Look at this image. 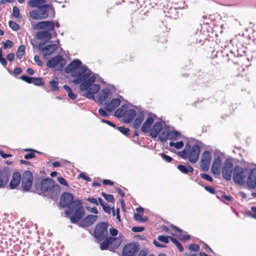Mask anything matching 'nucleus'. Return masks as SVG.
Instances as JSON below:
<instances>
[{"mask_svg":"<svg viewBox=\"0 0 256 256\" xmlns=\"http://www.w3.org/2000/svg\"><path fill=\"white\" fill-rule=\"evenodd\" d=\"M120 104V100L119 98L112 99L110 102L105 104L104 108L108 112H112Z\"/></svg>","mask_w":256,"mask_h":256,"instance_id":"obj_22","label":"nucleus"},{"mask_svg":"<svg viewBox=\"0 0 256 256\" xmlns=\"http://www.w3.org/2000/svg\"><path fill=\"white\" fill-rule=\"evenodd\" d=\"M72 213L74 215L70 218V220L74 224L77 223L84 216L85 210L82 206V201L80 200L76 199L70 209L66 210L65 212L66 216H70Z\"/></svg>","mask_w":256,"mask_h":256,"instance_id":"obj_2","label":"nucleus"},{"mask_svg":"<svg viewBox=\"0 0 256 256\" xmlns=\"http://www.w3.org/2000/svg\"><path fill=\"white\" fill-rule=\"evenodd\" d=\"M20 179L21 175L20 173L18 172H14L12 175V178L10 182V188L12 189L16 188L19 184Z\"/></svg>","mask_w":256,"mask_h":256,"instance_id":"obj_25","label":"nucleus"},{"mask_svg":"<svg viewBox=\"0 0 256 256\" xmlns=\"http://www.w3.org/2000/svg\"><path fill=\"white\" fill-rule=\"evenodd\" d=\"M102 208L106 212L110 214V208L108 204H105V205L104 204L102 206Z\"/></svg>","mask_w":256,"mask_h":256,"instance_id":"obj_58","label":"nucleus"},{"mask_svg":"<svg viewBox=\"0 0 256 256\" xmlns=\"http://www.w3.org/2000/svg\"><path fill=\"white\" fill-rule=\"evenodd\" d=\"M134 232H141L144 230V228L142 226H134L132 228Z\"/></svg>","mask_w":256,"mask_h":256,"instance_id":"obj_52","label":"nucleus"},{"mask_svg":"<svg viewBox=\"0 0 256 256\" xmlns=\"http://www.w3.org/2000/svg\"><path fill=\"white\" fill-rule=\"evenodd\" d=\"M233 171L234 172V169L232 161L228 159L226 160L222 170V176L226 180H231Z\"/></svg>","mask_w":256,"mask_h":256,"instance_id":"obj_9","label":"nucleus"},{"mask_svg":"<svg viewBox=\"0 0 256 256\" xmlns=\"http://www.w3.org/2000/svg\"><path fill=\"white\" fill-rule=\"evenodd\" d=\"M169 145L170 147H174L176 149H180L184 146V142L180 140L177 142H170L169 143Z\"/></svg>","mask_w":256,"mask_h":256,"instance_id":"obj_35","label":"nucleus"},{"mask_svg":"<svg viewBox=\"0 0 256 256\" xmlns=\"http://www.w3.org/2000/svg\"><path fill=\"white\" fill-rule=\"evenodd\" d=\"M159 155L166 162H170L172 160V157L167 156L164 153L160 154Z\"/></svg>","mask_w":256,"mask_h":256,"instance_id":"obj_45","label":"nucleus"},{"mask_svg":"<svg viewBox=\"0 0 256 256\" xmlns=\"http://www.w3.org/2000/svg\"><path fill=\"white\" fill-rule=\"evenodd\" d=\"M75 200H74V196L69 192H64L60 198V204L63 208L67 207L70 210Z\"/></svg>","mask_w":256,"mask_h":256,"instance_id":"obj_8","label":"nucleus"},{"mask_svg":"<svg viewBox=\"0 0 256 256\" xmlns=\"http://www.w3.org/2000/svg\"><path fill=\"white\" fill-rule=\"evenodd\" d=\"M204 188L206 190H207L208 192H209L210 194H214L215 193V189L211 186H204Z\"/></svg>","mask_w":256,"mask_h":256,"instance_id":"obj_55","label":"nucleus"},{"mask_svg":"<svg viewBox=\"0 0 256 256\" xmlns=\"http://www.w3.org/2000/svg\"><path fill=\"white\" fill-rule=\"evenodd\" d=\"M38 48L42 52L44 57L47 59L57 49V46L55 44H50L44 46V44H40Z\"/></svg>","mask_w":256,"mask_h":256,"instance_id":"obj_12","label":"nucleus"},{"mask_svg":"<svg viewBox=\"0 0 256 256\" xmlns=\"http://www.w3.org/2000/svg\"><path fill=\"white\" fill-rule=\"evenodd\" d=\"M108 235L107 224L102 222L98 224L95 228L94 236L99 240H104Z\"/></svg>","mask_w":256,"mask_h":256,"instance_id":"obj_7","label":"nucleus"},{"mask_svg":"<svg viewBox=\"0 0 256 256\" xmlns=\"http://www.w3.org/2000/svg\"><path fill=\"white\" fill-rule=\"evenodd\" d=\"M251 210L253 214H250V216L252 218L256 219V207H252L251 208Z\"/></svg>","mask_w":256,"mask_h":256,"instance_id":"obj_59","label":"nucleus"},{"mask_svg":"<svg viewBox=\"0 0 256 256\" xmlns=\"http://www.w3.org/2000/svg\"><path fill=\"white\" fill-rule=\"evenodd\" d=\"M111 96L110 90L108 88H104L98 94L96 101L101 104H105L106 102L110 98Z\"/></svg>","mask_w":256,"mask_h":256,"instance_id":"obj_14","label":"nucleus"},{"mask_svg":"<svg viewBox=\"0 0 256 256\" xmlns=\"http://www.w3.org/2000/svg\"><path fill=\"white\" fill-rule=\"evenodd\" d=\"M98 112L102 116L104 117H106L108 116V114L102 108H100L98 110Z\"/></svg>","mask_w":256,"mask_h":256,"instance_id":"obj_61","label":"nucleus"},{"mask_svg":"<svg viewBox=\"0 0 256 256\" xmlns=\"http://www.w3.org/2000/svg\"><path fill=\"white\" fill-rule=\"evenodd\" d=\"M136 111L134 109L128 106L123 119L124 122L129 123L136 116Z\"/></svg>","mask_w":256,"mask_h":256,"instance_id":"obj_23","label":"nucleus"},{"mask_svg":"<svg viewBox=\"0 0 256 256\" xmlns=\"http://www.w3.org/2000/svg\"><path fill=\"white\" fill-rule=\"evenodd\" d=\"M162 130V125L160 122H156L152 127L150 132V136L156 138L158 136L160 131Z\"/></svg>","mask_w":256,"mask_h":256,"instance_id":"obj_24","label":"nucleus"},{"mask_svg":"<svg viewBox=\"0 0 256 256\" xmlns=\"http://www.w3.org/2000/svg\"><path fill=\"white\" fill-rule=\"evenodd\" d=\"M128 106L126 105H122L114 112V116L117 118H123L126 111Z\"/></svg>","mask_w":256,"mask_h":256,"instance_id":"obj_32","label":"nucleus"},{"mask_svg":"<svg viewBox=\"0 0 256 256\" xmlns=\"http://www.w3.org/2000/svg\"><path fill=\"white\" fill-rule=\"evenodd\" d=\"M98 218L96 215L89 214L80 222V224L83 228L89 226L97 220Z\"/></svg>","mask_w":256,"mask_h":256,"instance_id":"obj_19","label":"nucleus"},{"mask_svg":"<svg viewBox=\"0 0 256 256\" xmlns=\"http://www.w3.org/2000/svg\"><path fill=\"white\" fill-rule=\"evenodd\" d=\"M200 176L202 178L208 181V182H212V178L209 175L206 174H201Z\"/></svg>","mask_w":256,"mask_h":256,"instance_id":"obj_50","label":"nucleus"},{"mask_svg":"<svg viewBox=\"0 0 256 256\" xmlns=\"http://www.w3.org/2000/svg\"><path fill=\"white\" fill-rule=\"evenodd\" d=\"M62 60L63 58L60 56H55L48 61L46 66L49 68H53L58 66Z\"/></svg>","mask_w":256,"mask_h":256,"instance_id":"obj_26","label":"nucleus"},{"mask_svg":"<svg viewBox=\"0 0 256 256\" xmlns=\"http://www.w3.org/2000/svg\"><path fill=\"white\" fill-rule=\"evenodd\" d=\"M67 73H71L74 78L73 83L80 84V90L82 95L88 98L94 100V94L100 90V86L95 82H101L102 80L97 74L93 73L86 65H82L80 60L76 59L66 68Z\"/></svg>","mask_w":256,"mask_h":256,"instance_id":"obj_1","label":"nucleus"},{"mask_svg":"<svg viewBox=\"0 0 256 256\" xmlns=\"http://www.w3.org/2000/svg\"><path fill=\"white\" fill-rule=\"evenodd\" d=\"M13 46V42L10 40H7L5 43L4 44V49H6V48H11Z\"/></svg>","mask_w":256,"mask_h":256,"instance_id":"obj_48","label":"nucleus"},{"mask_svg":"<svg viewBox=\"0 0 256 256\" xmlns=\"http://www.w3.org/2000/svg\"><path fill=\"white\" fill-rule=\"evenodd\" d=\"M54 28V23L52 21H42L38 22L34 26L36 30L46 29L48 31L53 30Z\"/></svg>","mask_w":256,"mask_h":256,"instance_id":"obj_15","label":"nucleus"},{"mask_svg":"<svg viewBox=\"0 0 256 256\" xmlns=\"http://www.w3.org/2000/svg\"><path fill=\"white\" fill-rule=\"evenodd\" d=\"M46 2V0H30L28 2V5L32 8H40L44 7Z\"/></svg>","mask_w":256,"mask_h":256,"instance_id":"obj_27","label":"nucleus"},{"mask_svg":"<svg viewBox=\"0 0 256 256\" xmlns=\"http://www.w3.org/2000/svg\"><path fill=\"white\" fill-rule=\"evenodd\" d=\"M34 61L39 66L43 65L42 62L40 60V57L38 56H35L34 57Z\"/></svg>","mask_w":256,"mask_h":256,"instance_id":"obj_53","label":"nucleus"},{"mask_svg":"<svg viewBox=\"0 0 256 256\" xmlns=\"http://www.w3.org/2000/svg\"><path fill=\"white\" fill-rule=\"evenodd\" d=\"M110 233L112 236H116L118 234V231L116 228H111L110 229Z\"/></svg>","mask_w":256,"mask_h":256,"instance_id":"obj_62","label":"nucleus"},{"mask_svg":"<svg viewBox=\"0 0 256 256\" xmlns=\"http://www.w3.org/2000/svg\"><path fill=\"white\" fill-rule=\"evenodd\" d=\"M0 156L4 158H8V157H11L12 156L10 154H6L4 153L3 151L2 150H0Z\"/></svg>","mask_w":256,"mask_h":256,"instance_id":"obj_63","label":"nucleus"},{"mask_svg":"<svg viewBox=\"0 0 256 256\" xmlns=\"http://www.w3.org/2000/svg\"><path fill=\"white\" fill-rule=\"evenodd\" d=\"M212 159L210 152L208 150H205L202 152L200 158V168L205 172L209 170Z\"/></svg>","mask_w":256,"mask_h":256,"instance_id":"obj_11","label":"nucleus"},{"mask_svg":"<svg viewBox=\"0 0 256 256\" xmlns=\"http://www.w3.org/2000/svg\"><path fill=\"white\" fill-rule=\"evenodd\" d=\"M8 176L6 171L0 170V188L4 187L8 183Z\"/></svg>","mask_w":256,"mask_h":256,"instance_id":"obj_29","label":"nucleus"},{"mask_svg":"<svg viewBox=\"0 0 256 256\" xmlns=\"http://www.w3.org/2000/svg\"><path fill=\"white\" fill-rule=\"evenodd\" d=\"M25 53V46L24 45H21L19 46L16 54V58L18 60H21Z\"/></svg>","mask_w":256,"mask_h":256,"instance_id":"obj_33","label":"nucleus"},{"mask_svg":"<svg viewBox=\"0 0 256 256\" xmlns=\"http://www.w3.org/2000/svg\"><path fill=\"white\" fill-rule=\"evenodd\" d=\"M80 177L88 182H90L92 180V179L89 178L88 176H86L84 174V173H80Z\"/></svg>","mask_w":256,"mask_h":256,"instance_id":"obj_57","label":"nucleus"},{"mask_svg":"<svg viewBox=\"0 0 256 256\" xmlns=\"http://www.w3.org/2000/svg\"><path fill=\"white\" fill-rule=\"evenodd\" d=\"M30 17L34 20H44L48 17L54 18L55 10L52 4H45L44 7L30 11Z\"/></svg>","mask_w":256,"mask_h":256,"instance_id":"obj_3","label":"nucleus"},{"mask_svg":"<svg viewBox=\"0 0 256 256\" xmlns=\"http://www.w3.org/2000/svg\"><path fill=\"white\" fill-rule=\"evenodd\" d=\"M24 151L28 152V151H30V152L29 154H27L24 156V158L26 160L31 159L32 158H34L36 156L35 153H38L40 152H38L37 150H31V149H25L24 150Z\"/></svg>","mask_w":256,"mask_h":256,"instance_id":"obj_34","label":"nucleus"},{"mask_svg":"<svg viewBox=\"0 0 256 256\" xmlns=\"http://www.w3.org/2000/svg\"><path fill=\"white\" fill-rule=\"evenodd\" d=\"M37 38L40 40H49L52 38V35L48 30H42L38 32Z\"/></svg>","mask_w":256,"mask_h":256,"instance_id":"obj_30","label":"nucleus"},{"mask_svg":"<svg viewBox=\"0 0 256 256\" xmlns=\"http://www.w3.org/2000/svg\"><path fill=\"white\" fill-rule=\"evenodd\" d=\"M86 210L94 214H98V210L96 208H90V207H86Z\"/></svg>","mask_w":256,"mask_h":256,"instance_id":"obj_56","label":"nucleus"},{"mask_svg":"<svg viewBox=\"0 0 256 256\" xmlns=\"http://www.w3.org/2000/svg\"><path fill=\"white\" fill-rule=\"evenodd\" d=\"M249 173L247 168H243L239 166H236L234 168L233 174L234 181L240 185H243L246 182V178Z\"/></svg>","mask_w":256,"mask_h":256,"instance_id":"obj_6","label":"nucleus"},{"mask_svg":"<svg viewBox=\"0 0 256 256\" xmlns=\"http://www.w3.org/2000/svg\"><path fill=\"white\" fill-rule=\"evenodd\" d=\"M12 16L15 18L19 19L21 18V16H20V10L18 7L14 6L12 10Z\"/></svg>","mask_w":256,"mask_h":256,"instance_id":"obj_42","label":"nucleus"},{"mask_svg":"<svg viewBox=\"0 0 256 256\" xmlns=\"http://www.w3.org/2000/svg\"><path fill=\"white\" fill-rule=\"evenodd\" d=\"M102 195L108 202H112L114 201V196L112 194L102 192Z\"/></svg>","mask_w":256,"mask_h":256,"instance_id":"obj_39","label":"nucleus"},{"mask_svg":"<svg viewBox=\"0 0 256 256\" xmlns=\"http://www.w3.org/2000/svg\"><path fill=\"white\" fill-rule=\"evenodd\" d=\"M190 238V236L189 235H186V234H182L180 236L179 239L181 241H186L188 240Z\"/></svg>","mask_w":256,"mask_h":256,"instance_id":"obj_60","label":"nucleus"},{"mask_svg":"<svg viewBox=\"0 0 256 256\" xmlns=\"http://www.w3.org/2000/svg\"><path fill=\"white\" fill-rule=\"evenodd\" d=\"M138 250V246L134 244L126 245L122 250V256H134Z\"/></svg>","mask_w":256,"mask_h":256,"instance_id":"obj_17","label":"nucleus"},{"mask_svg":"<svg viewBox=\"0 0 256 256\" xmlns=\"http://www.w3.org/2000/svg\"><path fill=\"white\" fill-rule=\"evenodd\" d=\"M32 84L38 86H42L44 84L42 79L40 78H33Z\"/></svg>","mask_w":256,"mask_h":256,"instance_id":"obj_40","label":"nucleus"},{"mask_svg":"<svg viewBox=\"0 0 256 256\" xmlns=\"http://www.w3.org/2000/svg\"><path fill=\"white\" fill-rule=\"evenodd\" d=\"M222 154L220 153L218 156L214 158L212 165L211 170L214 174H219L221 171L222 160L220 156Z\"/></svg>","mask_w":256,"mask_h":256,"instance_id":"obj_16","label":"nucleus"},{"mask_svg":"<svg viewBox=\"0 0 256 256\" xmlns=\"http://www.w3.org/2000/svg\"><path fill=\"white\" fill-rule=\"evenodd\" d=\"M68 96L72 100H74L76 98V95L75 94L72 90L71 92H69V93H68Z\"/></svg>","mask_w":256,"mask_h":256,"instance_id":"obj_64","label":"nucleus"},{"mask_svg":"<svg viewBox=\"0 0 256 256\" xmlns=\"http://www.w3.org/2000/svg\"><path fill=\"white\" fill-rule=\"evenodd\" d=\"M58 80L56 78H55V80L50 81V84L52 86V90L54 92L58 91L59 90L58 86Z\"/></svg>","mask_w":256,"mask_h":256,"instance_id":"obj_36","label":"nucleus"},{"mask_svg":"<svg viewBox=\"0 0 256 256\" xmlns=\"http://www.w3.org/2000/svg\"><path fill=\"white\" fill-rule=\"evenodd\" d=\"M34 77H29L26 75H22L21 76V79L28 84H32V80Z\"/></svg>","mask_w":256,"mask_h":256,"instance_id":"obj_46","label":"nucleus"},{"mask_svg":"<svg viewBox=\"0 0 256 256\" xmlns=\"http://www.w3.org/2000/svg\"><path fill=\"white\" fill-rule=\"evenodd\" d=\"M117 129L122 134L125 136H128L130 132V130L128 128H126L124 126H119L117 128Z\"/></svg>","mask_w":256,"mask_h":256,"instance_id":"obj_44","label":"nucleus"},{"mask_svg":"<svg viewBox=\"0 0 256 256\" xmlns=\"http://www.w3.org/2000/svg\"><path fill=\"white\" fill-rule=\"evenodd\" d=\"M9 26L14 30H17L19 29L20 26L18 24L15 22L10 20L8 22Z\"/></svg>","mask_w":256,"mask_h":256,"instance_id":"obj_41","label":"nucleus"},{"mask_svg":"<svg viewBox=\"0 0 256 256\" xmlns=\"http://www.w3.org/2000/svg\"><path fill=\"white\" fill-rule=\"evenodd\" d=\"M146 114V112L144 111L140 112L137 115L136 114V118L133 123V126L135 129H137L140 127Z\"/></svg>","mask_w":256,"mask_h":256,"instance_id":"obj_21","label":"nucleus"},{"mask_svg":"<svg viewBox=\"0 0 256 256\" xmlns=\"http://www.w3.org/2000/svg\"><path fill=\"white\" fill-rule=\"evenodd\" d=\"M86 200L88 202H90L91 204H94L96 205H98V201L97 199L94 198H88L86 199Z\"/></svg>","mask_w":256,"mask_h":256,"instance_id":"obj_54","label":"nucleus"},{"mask_svg":"<svg viewBox=\"0 0 256 256\" xmlns=\"http://www.w3.org/2000/svg\"><path fill=\"white\" fill-rule=\"evenodd\" d=\"M58 182L62 185L65 186H68V184L62 177L58 176Z\"/></svg>","mask_w":256,"mask_h":256,"instance_id":"obj_51","label":"nucleus"},{"mask_svg":"<svg viewBox=\"0 0 256 256\" xmlns=\"http://www.w3.org/2000/svg\"><path fill=\"white\" fill-rule=\"evenodd\" d=\"M0 62L4 67H6L7 65V62L6 60L4 58H3L2 56V48L0 49Z\"/></svg>","mask_w":256,"mask_h":256,"instance_id":"obj_47","label":"nucleus"},{"mask_svg":"<svg viewBox=\"0 0 256 256\" xmlns=\"http://www.w3.org/2000/svg\"><path fill=\"white\" fill-rule=\"evenodd\" d=\"M177 167L180 172L185 174H187L189 172L192 173L194 171V168H192V167L188 164H180L178 165Z\"/></svg>","mask_w":256,"mask_h":256,"instance_id":"obj_31","label":"nucleus"},{"mask_svg":"<svg viewBox=\"0 0 256 256\" xmlns=\"http://www.w3.org/2000/svg\"><path fill=\"white\" fill-rule=\"evenodd\" d=\"M200 148L196 144L192 146L189 144L186 145L184 149L178 152V155L184 158H188L189 161L192 163H196L199 158Z\"/></svg>","mask_w":256,"mask_h":256,"instance_id":"obj_4","label":"nucleus"},{"mask_svg":"<svg viewBox=\"0 0 256 256\" xmlns=\"http://www.w3.org/2000/svg\"><path fill=\"white\" fill-rule=\"evenodd\" d=\"M170 236H159L158 237V240L160 242H163L165 244H168L169 242V238L170 239Z\"/></svg>","mask_w":256,"mask_h":256,"instance_id":"obj_43","label":"nucleus"},{"mask_svg":"<svg viewBox=\"0 0 256 256\" xmlns=\"http://www.w3.org/2000/svg\"><path fill=\"white\" fill-rule=\"evenodd\" d=\"M248 174L247 186L250 188L254 189L256 188V168L252 169Z\"/></svg>","mask_w":256,"mask_h":256,"instance_id":"obj_18","label":"nucleus"},{"mask_svg":"<svg viewBox=\"0 0 256 256\" xmlns=\"http://www.w3.org/2000/svg\"><path fill=\"white\" fill-rule=\"evenodd\" d=\"M134 220L140 222H145L148 220L146 217H142V216L139 214H134Z\"/></svg>","mask_w":256,"mask_h":256,"instance_id":"obj_37","label":"nucleus"},{"mask_svg":"<svg viewBox=\"0 0 256 256\" xmlns=\"http://www.w3.org/2000/svg\"><path fill=\"white\" fill-rule=\"evenodd\" d=\"M154 122V118L152 116H149L146 118L145 122H144L141 127V130L144 132H150L151 126Z\"/></svg>","mask_w":256,"mask_h":256,"instance_id":"obj_20","label":"nucleus"},{"mask_svg":"<svg viewBox=\"0 0 256 256\" xmlns=\"http://www.w3.org/2000/svg\"><path fill=\"white\" fill-rule=\"evenodd\" d=\"M33 177L30 171H26L22 174V186L26 190H29L32 186Z\"/></svg>","mask_w":256,"mask_h":256,"instance_id":"obj_13","label":"nucleus"},{"mask_svg":"<svg viewBox=\"0 0 256 256\" xmlns=\"http://www.w3.org/2000/svg\"><path fill=\"white\" fill-rule=\"evenodd\" d=\"M60 186L54 184V182L50 178L44 179L41 182L40 191L42 193H47L52 197L56 195L60 190Z\"/></svg>","mask_w":256,"mask_h":256,"instance_id":"obj_5","label":"nucleus"},{"mask_svg":"<svg viewBox=\"0 0 256 256\" xmlns=\"http://www.w3.org/2000/svg\"><path fill=\"white\" fill-rule=\"evenodd\" d=\"M117 238H116L109 237L106 238L100 245V248L102 250H106L109 246L114 243Z\"/></svg>","mask_w":256,"mask_h":256,"instance_id":"obj_28","label":"nucleus"},{"mask_svg":"<svg viewBox=\"0 0 256 256\" xmlns=\"http://www.w3.org/2000/svg\"><path fill=\"white\" fill-rule=\"evenodd\" d=\"M189 249L194 252H198L200 250V246L196 244H190L189 246Z\"/></svg>","mask_w":256,"mask_h":256,"instance_id":"obj_49","label":"nucleus"},{"mask_svg":"<svg viewBox=\"0 0 256 256\" xmlns=\"http://www.w3.org/2000/svg\"><path fill=\"white\" fill-rule=\"evenodd\" d=\"M181 135L176 131L164 130L162 134H160L159 138L162 141H165L168 139L177 140L180 138Z\"/></svg>","mask_w":256,"mask_h":256,"instance_id":"obj_10","label":"nucleus"},{"mask_svg":"<svg viewBox=\"0 0 256 256\" xmlns=\"http://www.w3.org/2000/svg\"><path fill=\"white\" fill-rule=\"evenodd\" d=\"M170 240L177 246L180 252H182L184 250L182 245L176 239L172 237L170 238Z\"/></svg>","mask_w":256,"mask_h":256,"instance_id":"obj_38","label":"nucleus"}]
</instances>
